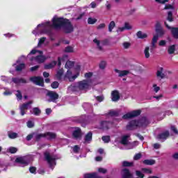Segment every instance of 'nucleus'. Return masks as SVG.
I'll list each match as a JSON object with an SVG mask.
<instances>
[{
  "instance_id": "1",
  "label": "nucleus",
  "mask_w": 178,
  "mask_h": 178,
  "mask_svg": "<svg viewBox=\"0 0 178 178\" xmlns=\"http://www.w3.org/2000/svg\"><path fill=\"white\" fill-rule=\"evenodd\" d=\"M53 29L59 30V29H63L65 33H72L74 29L73 25L67 19H64L62 17H58V16H54L52 19V23L47 21L46 22L40 24L36 28L32 31V34L35 37H38L42 35V34H47V35H51V31Z\"/></svg>"
},
{
  "instance_id": "2",
  "label": "nucleus",
  "mask_w": 178,
  "mask_h": 178,
  "mask_svg": "<svg viewBox=\"0 0 178 178\" xmlns=\"http://www.w3.org/2000/svg\"><path fill=\"white\" fill-rule=\"evenodd\" d=\"M27 58L31 62H35V63H43V62L47 60L46 56H42V51H39L35 48L31 51L27 57L21 56V58L17 60V63L24 62V60H27Z\"/></svg>"
},
{
  "instance_id": "3",
  "label": "nucleus",
  "mask_w": 178,
  "mask_h": 178,
  "mask_svg": "<svg viewBox=\"0 0 178 178\" xmlns=\"http://www.w3.org/2000/svg\"><path fill=\"white\" fill-rule=\"evenodd\" d=\"M91 80H82L73 83L68 88V92H86L91 87Z\"/></svg>"
},
{
  "instance_id": "4",
  "label": "nucleus",
  "mask_w": 178,
  "mask_h": 178,
  "mask_svg": "<svg viewBox=\"0 0 178 178\" xmlns=\"http://www.w3.org/2000/svg\"><path fill=\"white\" fill-rule=\"evenodd\" d=\"M149 124V121L145 117L142 118L138 120H131L129 122V124L127 125V130H133L136 127H145Z\"/></svg>"
},
{
  "instance_id": "5",
  "label": "nucleus",
  "mask_w": 178,
  "mask_h": 178,
  "mask_svg": "<svg viewBox=\"0 0 178 178\" xmlns=\"http://www.w3.org/2000/svg\"><path fill=\"white\" fill-rule=\"evenodd\" d=\"M81 70V66L76 65L74 66L72 72L70 70H67L64 79H68L69 81H74L79 76H80V72Z\"/></svg>"
},
{
  "instance_id": "6",
  "label": "nucleus",
  "mask_w": 178,
  "mask_h": 178,
  "mask_svg": "<svg viewBox=\"0 0 178 178\" xmlns=\"http://www.w3.org/2000/svg\"><path fill=\"white\" fill-rule=\"evenodd\" d=\"M129 138H130L129 134L122 136L120 141V144H122V145H130L129 149L134 148V147L138 144V141H135L131 143L129 142Z\"/></svg>"
},
{
  "instance_id": "7",
  "label": "nucleus",
  "mask_w": 178,
  "mask_h": 178,
  "mask_svg": "<svg viewBox=\"0 0 178 178\" xmlns=\"http://www.w3.org/2000/svg\"><path fill=\"white\" fill-rule=\"evenodd\" d=\"M35 138L36 141L41 140V138H47V140H54L56 138V134L52 132H47L45 134H38L35 135Z\"/></svg>"
},
{
  "instance_id": "8",
  "label": "nucleus",
  "mask_w": 178,
  "mask_h": 178,
  "mask_svg": "<svg viewBox=\"0 0 178 178\" xmlns=\"http://www.w3.org/2000/svg\"><path fill=\"white\" fill-rule=\"evenodd\" d=\"M44 158L51 169L54 168V166H55V165H56V159H58V157H56V156H51L49 153L45 152Z\"/></svg>"
},
{
  "instance_id": "9",
  "label": "nucleus",
  "mask_w": 178,
  "mask_h": 178,
  "mask_svg": "<svg viewBox=\"0 0 178 178\" xmlns=\"http://www.w3.org/2000/svg\"><path fill=\"white\" fill-rule=\"evenodd\" d=\"M59 98L58 93L52 91H49L46 95V101L47 102H55Z\"/></svg>"
},
{
  "instance_id": "10",
  "label": "nucleus",
  "mask_w": 178,
  "mask_h": 178,
  "mask_svg": "<svg viewBox=\"0 0 178 178\" xmlns=\"http://www.w3.org/2000/svg\"><path fill=\"white\" fill-rule=\"evenodd\" d=\"M30 81H32L36 86H40V87H44V79L41 76H33L30 78Z\"/></svg>"
},
{
  "instance_id": "11",
  "label": "nucleus",
  "mask_w": 178,
  "mask_h": 178,
  "mask_svg": "<svg viewBox=\"0 0 178 178\" xmlns=\"http://www.w3.org/2000/svg\"><path fill=\"white\" fill-rule=\"evenodd\" d=\"M141 111L140 110L134 111L131 113H128L122 116V119H131V118H136V116L140 115Z\"/></svg>"
},
{
  "instance_id": "12",
  "label": "nucleus",
  "mask_w": 178,
  "mask_h": 178,
  "mask_svg": "<svg viewBox=\"0 0 178 178\" xmlns=\"http://www.w3.org/2000/svg\"><path fill=\"white\" fill-rule=\"evenodd\" d=\"M32 104H33V102H29L28 103L24 104L19 106L22 116H24V115H26V111H27V109H30V108H31Z\"/></svg>"
},
{
  "instance_id": "13",
  "label": "nucleus",
  "mask_w": 178,
  "mask_h": 178,
  "mask_svg": "<svg viewBox=\"0 0 178 178\" xmlns=\"http://www.w3.org/2000/svg\"><path fill=\"white\" fill-rule=\"evenodd\" d=\"M112 126H113V122L102 121L100 123L99 129H102V130H108V129H111Z\"/></svg>"
},
{
  "instance_id": "14",
  "label": "nucleus",
  "mask_w": 178,
  "mask_h": 178,
  "mask_svg": "<svg viewBox=\"0 0 178 178\" xmlns=\"http://www.w3.org/2000/svg\"><path fill=\"white\" fill-rule=\"evenodd\" d=\"M165 26L168 29V30H171V33L174 37V38H178V28H172L168 24L164 22Z\"/></svg>"
},
{
  "instance_id": "15",
  "label": "nucleus",
  "mask_w": 178,
  "mask_h": 178,
  "mask_svg": "<svg viewBox=\"0 0 178 178\" xmlns=\"http://www.w3.org/2000/svg\"><path fill=\"white\" fill-rule=\"evenodd\" d=\"M15 162L17 163H22L23 165H29V159L27 156H24V157H17L15 159Z\"/></svg>"
},
{
  "instance_id": "16",
  "label": "nucleus",
  "mask_w": 178,
  "mask_h": 178,
  "mask_svg": "<svg viewBox=\"0 0 178 178\" xmlns=\"http://www.w3.org/2000/svg\"><path fill=\"white\" fill-rule=\"evenodd\" d=\"M111 99L113 102H116L120 99V95L119 94V91L113 90L111 92Z\"/></svg>"
},
{
  "instance_id": "17",
  "label": "nucleus",
  "mask_w": 178,
  "mask_h": 178,
  "mask_svg": "<svg viewBox=\"0 0 178 178\" xmlns=\"http://www.w3.org/2000/svg\"><path fill=\"white\" fill-rule=\"evenodd\" d=\"M122 178H132L133 174L130 172V170L124 168L122 170L121 172Z\"/></svg>"
},
{
  "instance_id": "18",
  "label": "nucleus",
  "mask_w": 178,
  "mask_h": 178,
  "mask_svg": "<svg viewBox=\"0 0 178 178\" xmlns=\"http://www.w3.org/2000/svg\"><path fill=\"white\" fill-rule=\"evenodd\" d=\"M114 72H115V73H118L119 77H124V76H127V74L130 73V71L129 70L121 71L118 69H115Z\"/></svg>"
},
{
  "instance_id": "19",
  "label": "nucleus",
  "mask_w": 178,
  "mask_h": 178,
  "mask_svg": "<svg viewBox=\"0 0 178 178\" xmlns=\"http://www.w3.org/2000/svg\"><path fill=\"white\" fill-rule=\"evenodd\" d=\"M12 81L15 84H26L27 83V81L23 78H13Z\"/></svg>"
},
{
  "instance_id": "20",
  "label": "nucleus",
  "mask_w": 178,
  "mask_h": 178,
  "mask_svg": "<svg viewBox=\"0 0 178 178\" xmlns=\"http://www.w3.org/2000/svg\"><path fill=\"white\" fill-rule=\"evenodd\" d=\"M156 32L157 33V34H159V35H162L165 33V31L162 29V26H161V23L159 22H157L156 24Z\"/></svg>"
},
{
  "instance_id": "21",
  "label": "nucleus",
  "mask_w": 178,
  "mask_h": 178,
  "mask_svg": "<svg viewBox=\"0 0 178 178\" xmlns=\"http://www.w3.org/2000/svg\"><path fill=\"white\" fill-rule=\"evenodd\" d=\"M72 136L74 138H80L81 137V129H80V128H75Z\"/></svg>"
},
{
  "instance_id": "22",
  "label": "nucleus",
  "mask_w": 178,
  "mask_h": 178,
  "mask_svg": "<svg viewBox=\"0 0 178 178\" xmlns=\"http://www.w3.org/2000/svg\"><path fill=\"white\" fill-rule=\"evenodd\" d=\"M92 140V132H88V133L85 136L84 142H85L86 144H90Z\"/></svg>"
},
{
  "instance_id": "23",
  "label": "nucleus",
  "mask_w": 178,
  "mask_h": 178,
  "mask_svg": "<svg viewBox=\"0 0 178 178\" xmlns=\"http://www.w3.org/2000/svg\"><path fill=\"white\" fill-rule=\"evenodd\" d=\"M169 131H166L162 134H160L159 136H158V138L159 140H166L168 137H169Z\"/></svg>"
},
{
  "instance_id": "24",
  "label": "nucleus",
  "mask_w": 178,
  "mask_h": 178,
  "mask_svg": "<svg viewBox=\"0 0 178 178\" xmlns=\"http://www.w3.org/2000/svg\"><path fill=\"white\" fill-rule=\"evenodd\" d=\"M13 66L15 67V70L17 72H22V70L24 69V67H26V64L24 63H21L19 65L13 64Z\"/></svg>"
},
{
  "instance_id": "25",
  "label": "nucleus",
  "mask_w": 178,
  "mask_h": 178,
  "mask_svg": "<svg viewBox=\"0 0 178 178\" xmlns=\"http://www.w3.org/2000/svg\"><path fill=\"white\" fill-rule=\"evenodd\" d=\"M84 177L85 178H102L101 177H98V174L97 172L85 174Z\"/></svg>"
},
{
  "instance_id": "26",
  "label": "nucleus",
  "mask_w": 178,
  "mask_h": 178,
  "mask_svg": "<svg viewBox=\"0 0 178 178\" xmlns=\"http://www.w3.org/2000/svg\"><path fill=\"white\" fill-rule=\"evenodd\" d=\"M156 42H158V35H154L152 41V45L150 49L151 52H152V49H154V48H156Z\"/></svg>"
},
{
  "instance_id": "27",
  "label": "nucleus",
  "mask_w": 178,
  "mask_h": 178,
  "mask_svg": "<svg viewBox=\"0 0 178 178\" xmlns=\"http://www.w3.org/2000/svg\"><path fill=\"white\" fill-rule=\"evenodd\" d=\"M56 63H57L56 61H52L51 63L45 64L44 69H46V70H48L49 69H53V67H55V66H56Z\"/></svg>"
},
{
  "instance_id": "28",
  "label": "nucleus",
  "mask_w": 178,
  "mask_h": 178,
  "mask_svg": "<svg viewBox=\"0 0 178 178\" xmlns=\"http://www.w3.org/2000/svg\"><path fill=\"white\" fill-rule=\"evenodd\" d=\"M8 136L11 140H15V138H17V137H19V134L13 131H8Z\"/></svg>"
},
{
  "instance_id": "29",
  "label": "nucleus",
  "mask_w": 178,
  "mask_h": 178,
  "mask_svg": "<svg viewBox=\"0 0 178 178\" xmlns=\"http://www.w3.org/2000/svg\"><path fill=\"white\" fill-rule=\"evenodd\" d=\"M157 77H159L160 79H163L165 77V74H163V68L159 67L157 70L156 73Z\"/></svg>"
},
{
  "instance_id": "30",
  "label": "nucleus",
  "mask_w": 178,
  "mask_h": 178,
  "mask_svg": "<svg viewBox=\"0 0 178 178\" xmlns=\"http://www.w3.org/2000/svg\"><path fill=\"white\" fill-rule=\"evenodd\" d=\"M118 115V113L115 111H111L107 115L106 118L108 119H113V116Z\"/></svg>"
},
{
  "instance_id": "31",
  "label": "nucleus",
  "mask_w": 178,
  "mask_h": 178,
  "mask_svg": "<svg viewBox=\"0 0 178 178\" xmlns=\"http://www.w3.org/2000/svg\"><path fill=\"white\" fill-rule=\"evenodd\" d=\"M62 76H63V69H60L57 71L56 77L57 80H60V79H62Z\"/></svg>"
},
{
  "instance_id": "32",
  "label": "nucleus",
  "mask_w": 178,
  "mask_h": 178,
  "mask_svg": "<svg viewBox=\"0 0 178 178\" xmlns=\"http://www.w3.org/2000/svg\"><path fill=\"white\" fill-rule=\"evenodd\" d=\"M83 108L85 111H91V109H92V106L89 103H84L83 104Z\"/></svg>"
},
{
  "instance_id": "33",
  "label": "nucleus",
  "mask_w": 178,
  "mask_h": 178,
  "mask_svg": "<svg viewBox=\"0 0 178 178\" xmlns=\"http://www.w3.org/2000/svg\"><path fill=\"white\" fill-rule=\"evenodd\" d=\"M138 38H147V33H143L142 31H138L136 34Z\"/></svg>"
},
{
  "instance_id": "34",
  "label": "nucleus",
  "mask_w": 178,
  "mask_h": 178,
  "mask_svg": "<svg viewBox=\"0 0 178 178\" xmlns=\"http://www.w3.org/2000/svg\"><path fill=\"white\" fill-rule=\"evenodd\" d=\"M145 165H155V160L146 159L143 161Z\"/></svg>"
},
{
  "instance_id": "35",
  "label": "nucleus",
  "mask_w": 178,
  "mask_h": 178,
  "mask_svg": "<svg viewBox=\"0 0 178 178\" xmlns=\"http://www.w3.org/2000/svg\"><path fill=\"white\" fill-rule=\"evenodd\" d=\"M74 66V63L73 61H67L65 63V69H72Z\"/></svg>"
},
{
  "instance_id": "36",
  "label": "nucleus",
  "mask_w": 178,
  "mask_h": 178,
  "mask_svg": "<svg viewBox=\"0 0 178 178\" xmlns=\"http://www.w3.org/2000/svg\"><path fill=\"white\" fill-rule=\"evenodd\" d=\"M115 22L112 21L110 22L109 25H108V31L110 33H112V30H113V29H115Z\"/></svg>"
},
{
  "instance_id": "37",
  "label": "nucleus",
  "mask_w": 178,
  "mask_h": 178,
  "mask_svg": "<svg viewBox=\"0 0 178 178\" xmlns=\"http://www.w3.org/2000/svg\"><path fill=\"white\" fill-rule=\"evenodd\" d=\"M144 54L146 59H148V58H149V47H145L144 50Z\"/></svg>"
},
{
  "instance_id": "38",
  "label": "nucleus",
  "mask_w": 178,
  "mask_h": 178,
  "mask_svg": "<svg viewBox=\"0 0 178 178\" xmlns=\"http://www.w3.org/2000/svg\"><path fill=\"white\" fill-rule=\"evenodd\" d=\"M15 95L17 97V101H22L23 96L22 95V92H20V90H17V93L15 94Z\"/></svg>"
},
{
  "instance_id": "39",
  "label": "nucleus",
  "mask_w": 178,
  "mask_h": 178,
  "mask_svg": "<svg viewBox=\"0 0 178 178\" xmlns=\"http://www.w3.org/2000/svg\"><path fill=\"white\" fill-rule=\"evenodd\" d=\"M47 40V38L43 37L39 39L38 43V47H41V45H42V44H44V42H45Z\"/></svg>"
},
{
  "instance_id": "40",
  "label": "nucleus",
  "mask_w": 178,
  "mask_h": 178,
  "mask_svg": "<svg viewBox=\"0 0 178 178\" xmlns=\"http://www.w3.org/2000/svg\"><path fill=\"white\" fill-rule=\"evenodd\" d=\"M8 152H10V154H16L17 152V148L14 147H10L8 149Z\"/></svg>"
},
{
  "instance_id": "41",
  "label": "nucleus",
  "mask_w": 178,
  "mask_h": 178,
  "mask_svg": "<svg viewBox=\"0 0 178 178\" xmlns=\"http://www.w3.org/2000/svg\"><path fill=\"white\" fill-rule=\"evenodd\" d=\"M1 81H4V83H9V81H10V78L6 76H1L0 77Z\"/></svg>"
},
{
  "instance_id": "42",
  "label": "nucleus",
  "mask_w": 178,
  "mask_h": 178,
  "mask_svg": "<svg viewBox=\"0 0 178 178\" xmlns=\"http://www.w3.org/2000/svg\"><path fill=\"white\" fill-rule=\"evenodd\" d=\"M33 115H35L36 116H38L41 113V111L38 108H33Z\"/></svg>"
},
{
  "instance_id": "43",
  "label": "nucleus",
  "mask_w": 178,
  "mask_h": 178,
  "mask_svg": "<svg viewBox=\"0 0 178 178\" xmlns=\"http://www.w3.org/2000/svg\"><path fill=\"white\" fill-rule=\"evenodd\" d=\"M122 166H124V168L133 166V162L123 161Z\"/></svg>"
},
{
  "instance_id": "44",
  "label": "nucleus",
  "mask_w": 178,
  "mask_h": 178,
  "mask_svg": "<svg viewBox=\"0 0 178 178\" xmlns=\"http://www.w3.org/2000/svg\"><path fill=\"white\" fill-rule=\"evenodd\" d=\"M167 20H168V22H172L173 21V14L171 11H169L168 13Z\"/></svg>"
},
{
  "instance_id": "45",
  "label": "nucleus",
  "mask_w": 178,
  "mask_h": 178,
  "mask_svg": "<svg viewBox=\"0 0 178 178\" xmlns=\"http://www.w3.org/2000/svg\"><path fill=\"white\" fill-rule=\"evenodd\" d=\"M88 24H95V23H97V19L92 18V17H89L88 19Z\"/></svg>"
},
{
  "instance_id": "46",
  "label": "nucleus",
  "mask_w": 178,
  "mask_h": 178,
  "mask_svg": "<svg viewBox=\"0 0 178 178\" xmlns=\"http://www.w3.org/2000/svg\"><path fill=\"white\" fill-rule=\"evenodd\" d=\"M143 173H146L147 175H151L152 170L149 168H142Z\"/></svg>"
},
{
  "instance_id": "47",
  "label": "nucleus",
  "mask_w": 178,
  "mask_h": 178,
  "mask_svg": "<svg viewBox=\"0 0 178 178\" xmlns=\"http://www.w3.org/2000/svg\"><path fill=\"white\" fill-rule=\"evenodd\" d=\"M93 42L97 46L98 49L101 51L102 49V47H101V43L98 39H94Z\"/></svg>"
},
{
  "instance_id": "48",
  "label": "nucleus",
  "mask_w": 178,
  "mask_h": 178,
  "mask_svg": "<svg viewBox=\"0 0 178 178\" xmlns=\"http://www.w3.org/2000/svg\"><path fill=\"white\" fill-rule=\"evenodd\" d=\"M65 52H68V53L74 52V49H73V47L67 46V47L65 48Z\"/></svg>"
},
{
  "instance_id": "49",
  "label": "nucleus",
  "mask_w": 178,
  "mask_h": 178,
  "mask_svg": "<svg viewBox=\"0 0 178 178\" xmlns=\"http://www.w3.org/2000/svg\"><path fill=\"white\" fill-rule=\"evenodd\" d=\"M97 5H99V2H97V1H96V0H95V1H92V2L90 3V6L91 8H92V9H94V8H97Z\"/></svg>"
},
{
  "instance_id": "50",
  "label": "nucleus",
  "mask_w": 178,
  "mask_h": 178,
  "mask_svg": "<svg viewBox=\"0 0 178 178\" xmlns=\"http://www.w3.org/2000/svg\"><path fill=\"white\" fill-rule=\"evenodd\" d=\"M102 140L104 141V143H109V141H111V137L108 136H103Z\"/></svg>"
},
{
  "instance_id": "51",
  "label": "nucleus",
  "mask_w": 178,
  "mask_h": 178,
  "mask_svg": "<svg viewBox=\"0 0 178 178\" xmlns=\"http://www.w3.org/2000/svg\"><path fill=\"white\" fill-rule=\"evenodd\" d=\"M91 77H92V72H88L85 74V80H90V79H91Z\"/></svg>"
},
{
  "instance_id": "52",
  "label": "nucleus",
  "mask_w": 178,
  "mask_h": 178,
  "mask_svg": "<svg viewBox=\"0 0 178 178\" xmlns=\"http://www.w3.org/2000/svg\"><path fill=\"white\" fill-rule=\"evenodd\" d=\"M122 45L124 49H129V48H130V46L131 44L129 42H125L122 44Z\"/></svg>"
},
{
  "instance_id": "53",
  "label": "nucleus",
  "mask_w": 178,
  "mask_h": 178,
  "mask_svg": "<svg viewBox=\"0 0 178 178\" xmlns=\"http://www.w3.org/2000/svg\"><path fill=\"white\" fill-rule=\"evenodd\" d=\"M175 45H172V46H170L169 48H168V54H172L175 52Z\"/></svg>"
},
{
  "instance_id": "54",
  "label": "nucleus",
  "mask_w": 178,
  "mask_h": 178,
  "mask_svg": "<svg viewBox=\"0 0 178 178\" xmlns=\"http://www.w3.org/2000/svg\"><path fill=\"white\" fill-rule=\"evenodd\" d=\"M72 149L74 154H78L79 151H80V147H79V145H75L72 147Z\"/></svg>"
},
{
  "instance_id": "55",
  "label": "nucleus",
  "mask_w": 178,
  "mask_h": 178,
  "mask_svg": "<svg viewBox=\"0 0 178 178\" xmlns=\"http://www.w3.org/2000/svg\"><path fill=\"white\" fill-rule=\"evenodd\" d=\"M13 92H12L10 90L6 89V91L3 93L5 96H9L12 95Z\"/></svg>"
},
{
  "instance_id": "56",
  "label": "nucleus",
  "mask_w": 178,
  "mask_h": 178,
  "mask_svg": "<svg viewBox=\"0 0 178 178\" xmlns=\"http://www.w3.org/2000/svg\"><path fill=\"white\" fill-rule=\"evenodd\" d=\"M99 67L102 70L105 69V67H106V62L105 61H102L99 64Z\"/></svg>"
},
{
  "instance_id": "57",
  "label": "nucleus",
  "mask_w": 178,
  "mask_h": 178,
  "mask_svg": "<svg viewBox=\"0 0 178 178\" xmlns=\"http://www.w3.org/2000/svg\"><path fill=\"white\" fill-rule=\"evenodd\" d=\"M159 90H161V88L159 86H158L156 84L153 85V91H154V92H158Z\"/></svg>"
},
{
  "instance_id": "58",
  "label": "nucleus",
  "mask_w": 178,
  "mask_h": 178,
  "mask_svg": "<svg viewBox=\"0 0 178 178\" xmlns=\"http://www.w3.org/2000/svg\"><path fill=\"white\" fill-rule=\"evenodd\" d=\"M26 124L29 129H31V127H34V122L33 121H28Z\"/></svg>"
},
{
  "instance_id": "59",
  "label": "nucleus",
  "mask_w": 178,
  "mask_h": 178,
  "mask_svg": "<svg viewBox=\"0 0 178 178\" xmlns=\"http://www.w3.org/2000/svg\"><path fill=\"white\" fill-rule=\"evenodd\" d=\"M136 176H138V177L144 178V175H143V172H141V171L137 170V171L136 172Z\"/></svg>"
},
{
  "instance_id": "60",
  "label": "nucleus",
  "mask_w": 178,
  "mask_h": 178,
  "mask_svg": "<svg viewBox=\"0 0 178 178\" xmlns=\"http://www.w3.org/2000/svg\"><path fill=\"white\" fill-rule=\"evenodd\" d=\"M124 27L125 28V30H131V25L127 22L124 24Z\"/></svg>"
},
{
  "instance_id": "61",
  "label": "nucleus",
  "mask_w": 178,
  "mask_h": 178,
  "mask_svg": "<svg viewBox=\"0 0 178 178\" xmlns=\"http://www.w3.org/2000/svg\"><path fill=\"white\" fill-rule=\"evenodd\" d=\"M164 9L173 10V9H175V7H173V6L169 4V5H165Z\"/></svg>"
},
{
  "instance_id": "62",
  "label": "nucleus",
  "mask_w": 178,
  "mask_h": 178,
  "mask_svg": "<svg viewBox=\"0 0 178 178\" xmlns=\"http://www.w3.org/2000/svg\"><path fill=\"white\" fill-rule=\"evenodd\" d=\"M51 87L52 88H58V87H59V83H58L57 81H54L51 83Z\"/></svg>"
},
{
  "instance_id": "63",
  "label": "nucleus",
  "mask_w": 178,
  "mask_h": 178,
  "mask_svg": "<svg viewBox=\"0 0 178 178\" xmlns=\"http://www.w3.org/2000/svg\"><path fill=\"white\" fill-rule=\"evenodd\" d=\"M171 130L175 133V134H178V130L177 128L175 126H171Z\"/></svg>"
},
{
  "instance_id": "64",
  "label": "nucleus",
  "mask_w": 178,
  "mask_h": 178,
  "mask_svg": "<svg viewBox=\"0 0 178 178\" xmlns=\"http://www.w3.org/2000/svg\"><path fill=\"white\" fill-rule=\"evenodd\" d=\"M37 169L35 168V167H31L29 168V171L31 172V173H35Z\"/></svg>"
}]
</instances>
